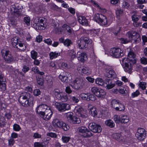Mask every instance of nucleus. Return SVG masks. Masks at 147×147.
Masks as SVG:
<instances>
[{
  "mask_svg": "<svg viewBox=\"0 0 147 147\" xmlns=\"http://www.w3.org/2000/svg\"><path fill=\"white\" fill-rule=\"evenodd\" d=\"M72 100L74 102L77 103L79 101V99L77 97L73 96L71 98Z\"/></svg>",
  "mask_w": 147,
  "mask_h": 147,
  "instance_id": "680f3d73",
  "label": "nucleus"
},
{
  "mask_svg": "<svg viewBox=\"0 0 147 147\" xmlns=\"http://www.w3.org/2000/svg\"><path fill=\"white\" fill-rule=\"evenodd\" d=\"M127 93V91L125 88L123 87L120 88V94H121L123 96L125 95Z\"/></svg>",
  "mask_w": 147,
  "mask_h": 147,
  "instance_id": "de8ad7c7",
  "label": "nucleus"
},
{
  "mask_svg": "<svg viewBox=\"0 0 147 147\" xmlns=\"http://www.w3.org/2000/svg\"><path fill=\"white\" fill-rule=\"evenodd\" d=\"M132 62L129 61L128 59L125 58L123 59L121 65L124 71L131 74L132 72L133 65Z\"/></svg>",
  "mask_w": 147,
  "mask_h": 147,
  "instance_id": "7ed1b4c3",
  "label": "nucleus"
},
{
  "mask_svg": "<svg viewBox=\"0 0 147 147\" xmlns=\"http://www.w3.org/2000/svg\"><path fill=\"white\" fill-rule=\"evenodd\" d=\"M59 24L57 23L54 27V31L57 34H65L67 36H76V32L73 30L71 27L66 24H63L62 28L59 27Z\"/></svg>",
  "mask_w": 147,
  "mask_h": 147,
  "instance_id": "f257e3e1",
  "label": "nucleus"
},
{
  "mask_svg": "<svg viewBox=\"0 0 147 147\" xmlns=\"http://www.w3.org/2000/svg\"><path fill=\"white\" fill-rule=\"evenodd\" d=\"M55 106L57 109L61 112L68 110L70 108V105L69 104L62 102H56Z\"/></svg>",
  "mask_w": 147,
  "mask_h": 147,
  "instance_id": "f8f14e48",
  "label": "nucleus"
},
{
  "mask_svg": "<svg viewBox=\"0 0 147 147\" xmlns=\"http://www.w3.org/2000/svg\"><path fill=\"white\" fill-rule=\"evenodd\" d=\"M78 20L79 22L83 25H87L88 24V21L85 17L80 16L78 18Z\"/></svg>",
  "mask_w": 147,
  "mask_h": 147,
  "instance_id": "aec40b11",
  "label": "nucleus"
},
{
  "mask_svg": "<svg viewBox=\"0 0 147 147\" xmlns=\"http://www.w3.org/2000/svg\"><path fill=\"white\" fill-rule=\"evenodd\" d=\"M140 93L138 90H137L135 92H133L131 94V97L132 98L138 96L140 95Z\"/></svg>",
  "mask_w": 147,
  "mask_h": 147,
  "instance_id": "8fccbe9b",
  "label": "nucleus"
},
{
  "mask_svg": "<svg viewBox=\"0 0 147 147\" xmlns=\"http://www.w3.org/2000/svg\"><path fill=\"white\" fill-rule=\"evenodd\" d=\"M92 41L88 37H81L78 41V45L80 49H84L89 44H91Z\"/></svg>",
  "mask_w": 147,
  "mask_h": 147,
  "instance_id": "0eeeda50",
  "label": "nucleus"
},
{
  "mask_svg": "<svg viewBox=\"0 0 147 147\" xmlns=\"http://www.w3.org/2000/svg\"><path fill=\"white\" fill-rule=\"evenodd\" d=\"M67 120L70 123L73 124H79L81 122L80 118L73 116L72 112H69L66 113Z\"/></svg>",
  "mask_w": 147,
  "mask_h": 147,
  "instance_id": "ddd939ff",
  "label": "nucleus"
},
{
  "mask_svg": "<svg viewBox=\"0 0 147 147\" xmlns=\"http://www.w3.org/2000/svg\"><path fill=\"white\" fill-rule=\"evenodd\" d=\"M129 121V117L127 115H123L120 119V122L123 123H126Z\"/></svg>",
  "mask_w": 147,
  "mask_h": 147,
  "instance_id": "7c9ffc66",
  "label": "nucleus"
},
{
  "mask_svg": "<svg viewBox=\"0 0 147 147\" xmlns=\"http://www.w3.org/2000/svg\"><path fill=\"white\" fill-rule=\"evenodd\" d=\"M70 139V138L69 137L63 136L62 138V141L65 143H67L68 142Z\"/></svg>",
  "mask_w": 147,
  "mask_h": 147,
  "instance_id": "5fc2aeb1",
  "label": "nucleus"
},
{
  "mask_svg": "<svg viewBox=\"0 0 147 147\" xmlns=\"http://www.w3.org/2000/svg\"><path fill=\"white\" fill-rule=\"evenodd\" d=\"M59 78L63 82L67 83L68 82V78L65 76H63L60 75L59 76Z\"/></svg>",
  "mask_w": 147,
  "mask_h": 147,
  "instance_id": "c03bdc74",
  "label": "nucleus"
},
{
  "mask_svg": "<svg viewBox=\"0 0 147 147\" xmlns=\"http://www.w3.org/2000/svg\"><path fill=\"white\" fill-rule=\"evenodd\" d=\"M93 19L102 26L106 25L108 24L106 17L102 14H95L94 15Z\"/></svg>",
  "mask_w": 147,
  "mask_h": 147,
  "instance_id": "39448f33",
  "label": "nucleus"
},
{
  "mask_svg": "<svg viewBox=\"0 0 147 147\" xmlns=\"http://www.w3.org/2000/svg\"><path fill=\"white\" fill-rule=\"evenodd\" d=\"M136 55L133 51H130L127 55V58L129 61L132 62L133 64H135L136 63L137 59L136 58Z\"/></svg>",
  "mask_w": 147,
  "mask_h": 147,
  "instance_id": "2eb2a0df",
  "label": "nucleus"
},
{
  "mask_svg": "<svg viewBox=\"0 0 147 147\" xmlns=\"http://www.w3.org/2000/svg\"><path fill=\"white\" fill-rule=\"evenodd\" d=\"M44 140L43 141V142L44 141H47L46 143H45L44 144H43V142L40 143V142H35L34 143V147H43L44 146H45L46 145H47L48 142L47 141V140H45L44 139Z\"/></svg>",
  "mask_w": 147,
  "mask_h": 147,
  "instance_id": "72a5a7b5",
  "label": "nucleus"
},
{
  "mask_svg": "<svg viewBox=\"0 0 147 147\" xmlns=\"http://www.w3.org/2000/svg\"><path fill=\"white\" fill-rule=\"evenodd\" d=\"M139 15L136 14H134L132 16V20L133 22V24L135 27H138L141 24L140 23L138 22L139 19Z\"/></svg>",
  "mask_w": 147,
  "mask_h": 147,
  "instance_id": "6ab92c4d",
  "label": "nucleus"
},
{
  "mask_svg": "<svg viewBox=\"0 0 147 147\" xmlns=\"http://www.w3.org/2000/svg\"><path fill=\"white\" fill-rule=\"evenodd\" d=\"M53 125L55 127L61 128L63 124H64V122L59 120L58 119H55L53 121Z\"/></svg>",
  "mask_w": 147,
  "mask_h": 147,
  "instance_id": "412c9836",
  "label": "nucleus"
},
{
  "mask_svg": "<svg viewBox=\"0 0 147 147\" xmlns=\"http://www.w3.org/2000/svg\"><path fill=\"white\" fill-rule=\"evenodd\" d=\"M88 128L93 132L94 133H99L102 131L101 126L94 123H91L88 125Z\"/></svg>",
  "mask_w": 147,
  "mask_h": 147,
  "instance_id": "4468645a",
  "label": "nucleus"
},
{
  "mask_svg": "<svg viewBox=\"0 0 147 147\" xmlns=\"http://www.w3.org/2000/svg\"><path fill=\"white\" fill-rule=\"evenodd\" d=\"M105 124L106 125L111 128L114 127L115 125V124L113 121L111 119H109L106 121H105Z\"/></svg>",
  "mask_w": 147,
  "mask_h": 147,
  "instance_id": "ea45409f",
  "label": "nucleus"
},
{
  "mask_svg": "<svg viewBox=\"0 0 147 147\" xmlns=\"http://www.w3.org/2000/svg\"><path fill=\"white\" fill-rule=\"evenodd\" d=\"M37 84L40 86H42L43 84L44 80L42 78H37Z\"/></svg>",
  "mask_w": 147,
  "mask_h": 147,
  "instance_id": "3c124183",
  "label": "nucleus"
},
{
  "mask_svg": "<svg viewBox=\"0 0 147 147\" xmlns=\"http://www.w3.org/2000/svg\"><path fill=\"white\" fill-rule=\"evenodd\" d=\"M77 70L78 72L82 75H89L91 72L90 69L86 67H78Z\"/></svg>",
  "mask_w": 147,
  "mask_h": 147,
  "instance_id": "dca6fc26",
  "label": "nucleus"
},
{
  "mask_svg": "<svg viewBox=\"0 0 147 147\" xmlns=\"http://www.w3.org/2000/svg\"><path fill=\"white\" fill-rule=\"evenodd\" d=\"M1 52L2 57L7 62L10 63L14 61V59L9 50L3 49Z\"/></svg>",
  "mask_w": 147,
  "mask_h": 147,
  "instance_id": "1a4fd4ad",
  "label": "nucleus"
},
{
  "mask_svg": "<svg viewBox=\"0 0 147 147\" xmlns=\"http://www.w3.org/2000/svg\"><path fill=\"white\" fill-rule=\"evenodd\" d=\"M48 108L47 106L45 104H41L39 105L36 109V111L37 110L39 111H45L47 110Z\"/></svg>",
  "mask_w": 147,
  "mask_h": 147,
  "instance_id": "c85d7f7f",
  "label": "nucleus"
},
{
  "mask_svg": "<svg viewBox=\"0 0 147 147\" xmlns=\"http://www.w3.org/2000/svg\"><path fill=\"white\" fill-rule=\"evenodd\" d=\"M13 6L11 8V11L12 14H13L16 17H18L21 14V12L20 10L18 9L15 8Z\"/></svg>",
  "mask_w": 147,
  "mask_h": 147,
  "instance_id": "393cba45",
  "label": "nucleus"
},
{
  "mask_svg": "<svg viewBox=\"0 0 147 147\" xmlns=\"http://www.w3.org/2000/svg\"><path fill=\"white\" fill-rule=\"evenodd\" d=\"M106 94V92L104 90L102 89H100L98 93H97V95L96 96L99 98H103L105 96Z\"/></svg>",
  "mask_w": 147,
  "mask_h": 147,
  "instance_id": "f704fd0d",
  "label": "nucleus"
},
{
  "mask_svg": "<svg viewBox=\"0 0 147 147\" xmlns=\"http://www.w3.org/2000/svg\"><path fill=\"white\" fill-rule=\"evenodd\" d=\"M67 55L71 59H74L76 57V53L73 50H69L68 51Z\"/></svg>",
  "mask_w": 147,
  "mask_h": 147,
  "instance_id": "2f4dec72",
  "label": "nucleus"
},
{
  "mask_svg": "<svg viewBox=\"0 0 147 147\" xmlns=\"http://www.w3.org/2000/svg\"><path fill=\"white\" fill-rule=\"evenodd\" d=\"M127 36L128 37L138 36L139 34L136 32L131 31L128 32L127 34Z\"/></svg>",
  "mask_w": 147,
  "mask_h": 147,
  "instance_id": "4c0bfd02",
  "label": "nucleus"
},
{
  "mask_svg": "<svg viewBox=\"0 0 147 147\" xmlns=\"http://www.w3.org/2000/svg\"><path fill=\"white\" fill-rule=\"evenodd\" d=\"M11 40L13 46L17 48L21 51H23L26 49V45L23 44L17 37H13Z\"/></svg>",
  "mask_w": 147,
  "mask_h": 147,
  "instance_id": "423d86ee",
  "label": "nucleus"
},
{
  "mask_svg": "<svg viewBox=\"0 0 147 147\" xmlns=\"http://www.w3.org/2000/svg\"><path fill=\"white\" fill-rule=\"evenodd\" d=\"M13 128L14 130L16 131H19L21 129L20 126L16 124H15L13 125Z\"/></svg>",
  "mask_w": 147,
  "mask_h": 147,
  "instance_id": "4d7b16f0",
  "label": "nucleus"
},
{
  "mask_svg": "<svg viewBox=\"0 0 147 147\" xmlns=\"http://www.w3.org/2000/svg\"><path fill=\"white\" fill-rule=\"evenodd\" d=\"M34 94L35 96H37L40 94L41 92L38 89H36L34 91Z\"/></svg>",
  "mask_w": 147,
  "mask_h": 147,
  "instance_id": "13d9d810",
  "label": "nucleus"
},
{
  "mask_svg": "<svg viewBox=\"0 0 147 147\" xmlns=\"http://www.w3.org/2000/svg\"><path fill=\"white\" fill-rule=\"evenodd\" d=\"M105 83L107 84V88L108 89H111L115 86V84L112 83L111 79L106 80Z\"/></svg>",
  "mask_w": 147,
  "mask_h": 147,
  "instance_id": "b1692460",
  "label": "nucleus"
},
{
  "mask_svg": "<svg viewBox=\"0 0 147 147\" xmlns=\"http://www.w3.org/2000/svg\"><path fill=\"white\" fill-rule=\"evenodd\" d=\"M78 130L80 135L84 138L90 137L93 135L91 131L85 127H79Z\"/></svg>",
  "mask_w": 147,
  "mask_h": 147,
  "instance_id": "9b49d317",
  "label": "nucleus"
},
{
  "mask_svg": "<svg viewBox=\"0 0 147 147\" xmlns=\"http://www.w3.org/2000/svg\"><path fill=\"white\" fill-rule=\"evenodd\" d=\"M112 107L115 109L117 111H119V108L118 107L119 105V101L113 100L111 102Z\"/></svg>",
  "mask_w": 147,
  "mask_h": 147,
  "instance_id": "bb28decb",
  "label": "nucleus"
},
{
  "mask_svg": "<svg viewBox=\"0 0 147 147\" xmlns=\"http://www.w3.org/2000/svg\"><path fill=\"white\" fill-rule=\"evenodd\" d=\"M30 20L29 17H25L24 18V21L27 25H30Z\"/></svg>",
  "mask_w": 147,
  "mask_h": 147,
  "instance_id": "052dcab7",
  "label": "nucleus"
},
{
  "mask_svg": "<svg viewBox=\"0 0 147 147\" xmlns=\"http://www.w3.org/2000/svg\"><path fill=\"white\" fill-rule=\"evenodd\" d=\"M119 134L114 133L113 134V138L116 140H118L119 139Z\"/></svg>",
  "mask_w": 147,
  "mask_h": 147,
  "instance_id": "69168bd1",
  "label": "nucleus"
},
{
  "mask_svg": "<svg viewBox=\"0 0 147 147\" xmlns=\"http://www.w3.org/2000/svg\"><path fill=\"white\" fill-rule=\"evenodd\" d=\"M114 121L117 123H119V116L117 115H115L114 116Z\"/></svg>",
  "mask_w": 147,
  "mask_h": 147,
  "instance_id": "bf43d9fd",
  "label": "nucleus"
},
{
  "mask_svg": "<svg viewBox=\"0 0 147 147\" xmlns=\"http://www.w3.org/2000/svg\"><path fill=\"white\" fill-rule=\"evenodd\" d=\"M89 96L87 94L85 93H82L80 95V96L82 99L84 100H88Z\"/></svg>",
  "mask_w": 147,
  "mask_h": 147,
  "instance_id": "603ef678",
  "label": "nucleus"
},
{
  "mask_svg": "<svg viewBox=\"0 0 147 147\" xmlns=\"http://www.w3.org/2000/svg\"><path fill=\"white\" fill-rule=\"evenodd\" d=\"M84 84L83 79L81 78H77L72 82L71 86L74 89L80 90L83 88Z\"/></svg>",
  "mask_w": 147,
  "mask_h": 147,
  "instance_id": "20e7f679",
  "label": "nucleus"
},
{
  "mask_svg": "<svg viewBox=\"0 0 147 147\" xmlns=\"http://www.w3.org/2000/svg\"><path fill=\"white\" fill-rule=\"evenodd\" d=\"M86 79L89 82L91 83H93L94 81V78L90 76H88L86 77Z\"/></svg>",
  "mask_w": 147,
  "mask_h": 147,
  "instance_id": "0e129e2a",
  "label": "nucleus"
},
{
  "mask_svg": "<svg viewBox=\"0 0 147 147\" xmlns=\"http://www.w3.org/2000/svg\"><path fill=\"white\" fill-rule=\"evenodd\" d=\"M95 82L96 84L98 86H102L104 84L105 82L102 79L100 78H97L95 79Z\"/></svg>",
  "mask_w": 147,
  "mask_h": 147,
  "instance_id": "58836bf2",
  "label": "nucleus"
},
{
  "mask_svg": "<svg viewBox=\"0 0 147 147\" xmlns=\"http://www.w3.org/2000/svg\"><path fill=\"white\" fill-rule=\"evenodd\" d=\"M37 113L39 114L40 116L43 119L45 120V111H39L37 110L36 111Z\"/></svg>",
  "mask_w": 147,
  "mask_h": 147,
  "instance_id": "49530a36",
  "label": "nucleus"
},
{
  "mask_svg": "<svg viewBox=\"0 0 147 147\" xmlns=\"http://www.w3.org/2000/svg\"><path fill=\"white\" fill-rule=\"evenodd\" d=\"M59 41L60 42L63 43L64 45L67 47H68L72 44L71 40L68 39H67L65 40L62 38L61 37L59 39Z\"/></svg>",
  "mask_w": 147,
  "mask_h": 147,
  "instance_id": "5701e85b",
  "label": "nucleus"
},
{
  "mask_svg": "<svg viewBox=\"0 0 147 147\" xmlns=\"http://www.w3.org/2000/svg\"><path fill=\"white\" fill-rule=\"evenodd\" d=\"M88 33L90 34V35L92 36H98L99 32V29H93L90 30L88 31Z\"/></svg>",
  "mask_w": 147,
  "mask_h": 147,
  "instance_id": "a878e982",
  "label": "nucleus"
},
{
  "mask_svg": "<svg viewBox=\"0 0 147 147\" xmlns=\"http://www.w3.org/2000/svg\"><path fill=\"white\" fill-rule=\"evenodd\" d=\"M53 93L56 98L58 99H60L59 98L61 97V96L62 93L60 92V90L58 89H55L53 91Z\"/></svg>",
  "mask_w": 147,
  "mask_h": 147,
  "instance_id": "e433bc0d",
  "label": "nucleus"
},
{
  "mask_svg": "<svg viewBox=\"0 0 147 147\" xmlns=\"http://www.w3.org/2000/svg\"><path fill=\"white\" fill-rule=\"evenodd\" d=\"M141 63L142 64L144 65L147 64V59L144 57H142L140 59Z\"/></svg>",
  "mask_w": 147,
  "mask_h": 147,
  "instance_id": "6e6d98bb",
  "label": "nucleus"
},
{
  "mask_svg": "<svg viewBox=\"0 0 147 147\" xmlns=\"http://www.w3.org/2000/svg\"><path fill=\"white\" fill-rule=\"evenodd\" d=\"M45 120H48L49 119L51 116L53 114V113L51 110L50 109H48L45 111Z\"/></svg>",
  "mask_w": 147,
  "mask_h": 147,
  "instance_id": "cd10ccee",
  "label": "nucleus"
},
{
  "mask_svg": "<svg viewBox=\"0 0 147 147\" xmlns=\"http://www.w3.org/2000/svg\"><path fill=\"white\" fill-rule=\"evenodd\" d=\"M110 54L112 56L116 58L119 57V48L114 47L111 49L110 51Z\"/></svg>",
  "mask_w": 147,
  "mask_h": 147,
  "instance_id": "a211bd4d",
  "label": "nucleus"
},
{
  "mask_svg": "<svg viewBox=\"0 0 147 147\" xmlns=\"http://www.w3.org/2000/svg\"><path fill=\"white\" fill-rule=\"evenodd\" d=\"M37 54V53L34 50H32L31 52V57L32 59L34 60L36 59Z\"/></svg>",
  "mask_w": 147,
  "mask_h": 147,
  "instance_id": "a18cd8bd",
  "label": "nucleus"
},
{
  "mask_svg": "<svg viewBox=\"0 0 147 147\" xmlns=\"http://www.w3.org/2000/svg\"><path fill=\"white\" fill-rule=\"evenodd\" d=\"M61 96V97L59 98L60 99H59V100H60L62 102H66L68 100V98L66 94L62 93Z\"/></svg>",
  "mask_w": 147,
  "mask_h": 147,
  "instance_id": "473e14b6",
  "label": "nucleus"
},
{
  "mask_svg": "<svg viewBox=\"0 0 147 147\" xmlns=\"http://www.w3.org/2000/svg\"><path fill=\"white\" fill-rule=\"evenodd\" d=\"M47 135L53 138H57V137L56 134L53 132L48 133L47 134Z\"/></svg>",
  "mask_w": 147,
  "mask_h": 147,
  "instance_id": "864d4df0",
  "label": "nucleus"
},
{
  "mask_svg": "<svg viewBox=\"0 0 147 147\" xmlns=\"http://www.w3.org/2000/svg\"><path fill=\"white\" fill-rule=\"evenodd\" d=\"M14 142V139L13 138H11L9 140V145L10 146H12L13 145Z\"/></svg>",
  "mask_w": 147,
  "mask_h": 147,
  "instance_id": "774afa93",
  "label": "nucleus"
},
{
  "mask_svg": "<svg viewBox=\"0 0 147 147\" xmlns=\"http://www.w3.org/2000/svg\"><path fill=\"white\" fill-rule=\"evenodd\" d=\"M146 131L144 128H139L137 130L135 136L138 140L142 142L146 138Z\"/></svg>",
  "mask_w": 147,
  "mask_h": 147,
  "instance_id": "6e6552de",
  "label": "nucleus"
},
{
  "mask_svg": "<svg viewBox=\"0 0 147 147\" xmlns=\"http://www.w3.org/2000/svg\"><path fill=\"white\" fill-rule=\"evenodd\" d=\"M77 56L78 60L82 62H84L87 59V54L85 52H78Z\"/></svg>",
  "mask_w": 147,
  "mask_h": 147,
  "instance_id": "f3484780",
  "label": "nucleus"
},
{
  "mask_svg": "<svg viewBox=\"0 0 147 147\" xmlns=\"http://www.w3.org/2000/svg\"><path fill=\"white\" fill-rule=\"evenodd\" d=\"M34 22L39 27L38 29L43 30L46 27V19L43 17L36 18L34 20Z\"/></svg>",
  "mask_w": 147,
  "mask_h": 147,
  "instance_id": "9d476101",
  "label": "nucleus"
},
{
  "mask_svg": "<svg viewBox=\"0 0 147 147\" xmlns=\"http://www.w3.org/2000/svg\"><path fill=\"white\" fill-rule=\"evenodd\" d=\"M33 137L34 138H41V136L38 133H36L34 134Z\"/></svg>",
  "mask_w": 147,
  "mask_h": 147,
  "instance_id": "338daca9",
  "label": "nucleus"
},
{
  "mask_svg": "<svg viewBox=\"0 0 147 147\" xmlns=\"http://www.w3.org/2000/svg\"><path fill=\"white\" fill-rule=\"evenodd\" d=\"M60 53H56V52H51L49 53L50 58L51 59H53L54 58H56L58 56H59Z\"/></svg>",
  "mask_w": 147,
  "mask_h": 147,
  "instance_id": "79ce46f5",
  "label": "nucleus"
},
{
  "mask_svg": "<svg viewBox=\"0 0 147 147\" xmlns=\"http://www.w3.org/2000/svg\"><path fill=\"white\" fill-rule=\"evenodd\" d=\"M29 70V68L26 65L24 66L23 69H22V71L24 73L28 71Z\"/></svg>",
  "mask_w": 147,
  "mask_h": 147,
  "instance_id": "e2e57ef3",
  "label": "nucleus"
},
{
  "mask_svg": "<svg viewBox=\"0 0 147 147\" xmlns=\"http://www.w3.org/2000/svg\"><path fill=\"white\" fill-rule=\"evenodd\" d=\"M106 76L108 79L112 78H114L116 77V74L113 70L111 69L107 72Z\"/></svg>",
  "mask_w": 147,
  "mask_h": 147,
  "instance_id": "4be33fe9",
  "label": "nucleus"
},
{
  "mask_svg": "<svg viewBox=\"0 0 147 147\" xmlns=\"http://www.w3.org/2000/svg\"><path fill=\"white\" fill-rule=\"evenodd\" d=\"M61 128L63 129L64 131H66L69 129V127L67 124L64 122V124H62V127Z\"/></svg>",
  "mask_w": 147,
  "mask_h": 147,
  "instance_id": "09e8293b",
  "label": "nucleus"
},
{
  "mask_svg": "<svg viewBox=\"0 0 147 147\" xmlns=\"http://www.w3.org/2000/svg\"><path fill=\"white\" fill-rule=\"evenodd\" d=\"M100 89L97 87L94 86L91 88V91L96 96L97 94V93L98 92Z\"/></svg>",
  "mask_w": 147,
  "mask_h": 147,
  "instance_id": "37998d69",
  "label": "nucleus"
},
{
  "mask_svg": "<svg viewBox=\"0 0 147 147\" xmlns=\"http://www.w3.org/2000/svg\"><path fill=\"white\" fill-rule=\"evenodd\" d=\"M30 94L28 92L22 93L18 98L19 102L22 106L28 107L29 106V99L30 97Z\"/></svg>",
  "mask_w": 147,
  "mask_h": 147,
  "instance_id": "f03ea898",
  "label": "nucleus"
},
{
  "mask_svg": "<svg viewBox=\"0 0 147 147\" xmlns=\"http://www.w3.org/2000/svg\"><path fill=\"white\" fill-rule=\"evenodd\" d=\"M138 85L142 90H144L146 89V87L147 83L143 82H140Z\"/></svg>",
  "mask_w": 147,
  "mask_h": 147,
  "instance_id": "a19ab883",
  "label": "nucleus"
},
{
  "mask_svg": "<svg viewBox=\"0 0 147 147\" xmlns=\"http://www.w3.org/2000/svg\"><path fill=\"white\" fill-rule=\"evenodd\" d=\"M74 112L76 113V114L78 116L81 114L83 113L84 112L83 109L80 106H78L76 107L74 109Z\"/></svg>",
  "mask_w": 147,
  "mask_h": 147,
  "instance_id": "c756f323",
  "label": "nucleus"
},
{
  "mask_svg": "<svg viewBox=\"0 0 147 147\" xmlns=\"http://www.w3.org/2000/svg\"><path fill=\"white\" fill-rule=\"evenodd\" d=\"M89 113L93 117L95 116L97 114V112L96 109L94 107H92L90 109Z\"/></svg>",
  "mask_w": 147,
  "mask_h": 147,
  "instance_id": "c9c22d12",
  "label": "nucleus"
}]
</instances>
